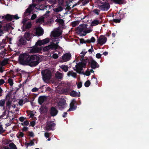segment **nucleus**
<instances>
[{
    "label": "nucleus",
    "mask_w": 149,
    "mask_h": 149,
    "mask_svg": "<svg viewBox=\"0 0 149 149\" xmlns=\"http://www.w3.org/2000/svg\"><path fill=\"white\" fill-rule=\"evenodd\" d=\"M41 61L39 56L35 55H29V53L21 54L19 57V62L20 64L28 65L31 67L36 66Z\"/></svg>",
    "instance_id": "1"
},
{
    "label": "nucleus",
    "mask_w": 149,
    "mask_h": 149,
    "mask_svg": "<svg viewBox=\"0 0 149 149\" xmlns=\"http://www.w3.org/2000/svg\"><path fill=\"white\" fill-rule=\"evenodd\" d=\"M41 73L44 81L48 80L50 79L51 73L50 70L47 69L42 70L41 71Z\"/></svg>",
    "instance_id": "2"
},
{
    "label": "nucleus",
    "mask_w": 149,
    "mask_h": 149,
    "mask_svg": "<svg viewBox=\"0 0 149 149\" xmlns=\"http://www.w3.org/2000/svg\"><path fill=\"white\" fill-rule=\"evenodd\" d=\"M86 67V65L85 63H83L81 62L77 63L75 66V68H74V70L76 71V72H80L83 70V68Z\"/></svg>",
    "instance_id": "3"
},
{
    "label": "nucleus",
    "mask_w": 149,
    "mask_h": 149,
    "mask_svg": "<svg viewBox=\"0 0 149 149\" xmlns=\"http://www.w3.org/2000/svg\"><path fill=\"white\" fill-rule=\"evenodd\" d=\"M66 104V100L64 99H61L57 102V106L59 109L62 110L64 109Z\"/></svg>",
    "instance_id": "4"
},
{
    "label": "nucleus",
    "mask_w": 149,
    "mask_h": 149,
    "mask_svg": "<svg viewBox=\"0 0 149 149\" xmlns=\"http://www.w3.org/2000/svg\"><path fill=\"white\" fill-rule=\"evenodd\" d=\"M86 29H87L86 25L85 24H83L81 25H79V26L77 27V33L80 34V36H81V34L84 33V31Z\"/></svg>",
    "instance_id": "5"
},
{
    "label": "nucleus",
    "mask_w": 149,
    "mask_h": 149,
    "mask_svg": "<svg viewBox=\"0 0 149 149\" xmlns=\"http://www.w3.org/2000/svg\"><path fill=\"white\" fill-rule=\"evenodd\" d=\"M77 104V102L74 99L72 100L70 104V108L67 110V111H72L75 110L77 108L76 105Z\"/></svg>",
    "instance_id": "6"
},
{
    "label": "nucleus",
    "mask_w": 149,
    "mask_h": 149,
    "mask_svg": "<svg viewBox=\"0 0 149 149\" xmlns=\"http://www.w3.org/2000/svg\"><path fill=\"white\" fill-rule=\"evenodd\" d=\"M46 123V128L47 130H54V128L56 124L53 121H47Z\"/></svg>",
    "instance_id": "7"
},
{
    "label": "nucleus",
    "mask_w": 149,
    "mask_h": 149,
    "mask_svg": "<svg viewBox=\"0 0 149 149\" xmlns=\"http://www.w3.org/2000/svg\"><path fill=\"white\" fill-rule=\"evenodd\" d=\"M102 5L98 6V8L101 10L103 11L107 10L110 8V5L109 3L107 2H102Z\"/></svg>",
    "instance_id": "8"
},
{
    "label": "nucleus",
    "mask_w": 149,
    "mask_h": 149,
    "mask_svg": "<svg viewBox=\"0 0 149 149\" xmlns=\"http://www.w3.org/2000/svg\"><path fill=\"white\" fill-rule=\"evenodd\" d=\"M49 113L52 116H56L58 113V111L54 107H52L49 110Z\"/></svg>",
    "instance_id": "9"
},
{
    "label": "nucleus",
    "mask_w": 149,
    "mask_h": 149,
    "mask_svg": "<svg viewBox=\"0 0 149 149\" xmlns=\"http://www.w3.org/2000/svg\"><path fill=\"white\" fill-rule=\"evenodd\" d=\"M107 40V38L106 37L100 36L97 40V43L100 45H102L105 43Z\"/></svg>",
    "instance_id": "10"
},
{
    "label": "nucleus",
    "mask_w": 149,
    "mask_h": 149,
    "mask_svg": "<svg viewBox=\"0 0 149 149\" xmlns=\"http://www.w3.org/2000/svg\"><path fill=\"white\" fill-rule=\"evenodd\" d=\"M71 55L70 53H67L64 54L62 56V59L63 62H66L70 60Z\"/></svg>",
    "instance_id": "11"
},
{
    "label": "nucleus",
    "mask_w": 149,
    "mask_h": 149,
    "mask_svg": "<svg viewBox=\"0 0 149 149\" xmlns=\"http://www.w3.org/2000/svg\"><path fill=\"white\" fill-rule=\"evenodd\" d=\"M90 64L91 68L93 69H95L99 67V65L98 63L92 59L91 60Z\"/></svg>",
    "instance_id": "12"
},
{
    "label": "nucleus",
    "mask_w": 149,
    "mask_h": 149,
    "mask_svg": "<svg viewBox=\"0 0 149 149\" xmlns=\"http://www.w3.org/2000/svg\"><path fill=\"white\" fill-rule=\"evenodd\" d=\"M44 33V31L40 27H38L36 29V36H40L42 35Z\"/></svg>",
    "instance_id": "13"
},
{
    "label": "nucleus",
    "mask_w": 149,
    "mask_h": 149,
    "mask_svg": "<svg viewBox=\"0 0 149 149\" xmlns=\"http://www.w3.org/2000/svg\"><path fill=\"white\" fill-rule=\"evenodd\" d=\"M0 17H1L2 19H3L4 21L6 20L8 21H11L12 20V15L9 14H7L2 17L0 16Z\"/></svg>",
    "instance_id": "14"
},
{
    "label": "nucleus",
    "mask_w": 149,
    "mask_h": 149,
    "mask_svg": "<svg viewBox=\"0 0 149 149\" xmlns=\"http://www.w3.org/2000/svg\"><path fill=\"white\" fill-rule=\"evenodd\" d=\"M42 49L41 47H38L36 46H33L30 51V53H35L41 51Z\"/></svg>",
    "instance_id": "15"
},
{
    "label": "nucleus",
    "mask_w": 149,
    "mask_h": 149,
    "mask_svg": "<svg viewBox=\"0 0 149 149\" xmlns=\"http://www.w3.org/2000/svg\"><path fill=\"white\" fill-rule=\"evenodd\" d=\"M47 97L45 96H40L38 97V102L39 104L41 105L43 103V102L47 100Z\"/></svg>",
    "instance_id": "16"
},
{
    "label": "nucleus",
    "mask_w": 149,
    "mask_h": 149,
    "mask_svg": "<svg viewBox=\"0 0 149 149\" xmlns=\"http://www.w3.org/2000/svg\"><path fill=\"white\" fill-rule=\"evenodd\" d=\"M61 34V33L58 31H53L51 32V35L53 37H58Z\"/></svg>",
    "instance_id": "17"
},
{
    "label": "nucleus",
    "mask_w": 149,
    "mask_h": 149,
    "mask_svg": "<svg viewBox=\"0 0 149 149\" xmlns=\"http://www.w3.org/2000/svg\"><path fill=\"white\" fill-rule=\"evenodd\" d=\"M32 34L29 32H27L25 33L24 35V38L28 41H29L31 39V37L32 36Z\"/></svg>",
    "instance_id": "18"
},
{
    "label": "nucleus",
    "mask_w": 149,
    "mask_h": 149,
    "mask_svg": "<svg viewBox=\"0 0 149 149\" xmlns=\"http://www.w3.org/2000/svg\"><path fill=\"white\" fill-rule=\"evenodd\" d=\"M81 59L82 61L81 62H82L83 63H85L86 66L87 63H88V64H90L91 60L92 59V58L85 57V58L84 57V58H81Z\"/></svg>",
    "instance_id": "19"
},
{
    "label": "nucleus",
    "mask_w": 149,
    "mask_h": 149,
    "mask_svg": "<svg viewBox=\"0 0 149 149\" xmlns=\"http://www.w3.org/2000/svg\"><path fill=\"white\" fill-rule=\"evenodd\" d=\"M26 40L25 38L22 37L19 40V43L21 45H24L26 44Z\"/></svg>",
    "instance_id": "20"
},
{
    "label": "nucleus",
    "mask_w": 149,
    "mask_h": 149,
    "mask_svg": "<svg viewBox=\"0 0 149 149\" xmlns=\"http://www.w3.org/2000/svg\"><path fill=\"white\" fill-rule=\"evenodd\" d=\"M80 92H79V93H77L76 91H72L70 92V95L72 97H80Z\"/></svg>",
    "instance_id": "21"
},
{
    "label": "nucleus",
    "mask_w": 149,
    "mask_h": 149,
    "mask_svg": "<svg viewBox=\"0 0 149 149\" xmlns=\"http://www.w3.org/2000/svg\"><path fill=\"white\" fill-rule=\"evenodd\" d=\"M31 11L32 9L30 10V8H28L26 9L25 12L24 13L23 15L24 18H25L28 15H30Z\"/></svg>",
    "instance_id": "22"
},
{
    "label": "nucleus",
    "mask_w": 149,
    "mask_h": 149,
    "mask_svg": "<svg viewBox=\"0 0 149 149\" xmlns=\"http://www.w3.org/2000/svg\"><path fill=\"white\" fill-rule=\"evenodd\" d=\"M77 75V74L75 72H73L72 71H69L67 74V75L68 76H71L74 78L76 77Z\"/></svg>",
    "instance_id": "23"
},
{
    "label": "nucleus",
    "mask_w": 149,
    "mask_h": 149,
    "mask_svg": "<svg viewBox=\"0 0 149 149\" xmlns=\"http://www.w3.org/2000/svg\"><path fill=\"white\" fill-rule=\"evenodd\" d=\"M55 75L56 78L58 79H61L63 77L62 74L58 72H57Z\"/></svg>",
    "instance_id": "24"
},
{
    "label": "nucleus",
    "mask_w": 149,
    "mask_h": 149,
    "mask_svg": "<svg viewBox=\"0 0 149 149\" xmlns=\"http://www.w3.org/2000/svg\"><path fill=\"white\" fill-rule=\"evenodd\" d=\"M44 21V17H40L36 19V23H41Z\"/></svg>",
    "instance_id": "25"
},
{
    "label": "nucleus",
    "mask_w": 149,
    "mask_h": 149,
    "mask_svg": "<svg viewBox=\"0 0 149 149\" xmlns=\"http://www.w3.org/2000/svg\"><path fill=\"white\" fill-rule=\"evenodd\" d=\"M63 10V7L59 6L57 8H54L53 10L54 12L58 13L62 11Z\"/></svg>",
    "instance_id": "26"
},
{
    "label": "nucleus",
    "mask_w": 149,
    "mask_h": 149,
    "mask_svg": "<svg viewBox=\"0 0 149 149\" xmlns=\"http://www.w3.org/2000/svg\"><path fill=\"white\" fill-rule=\"evenodd\" d=\"M12 27L11 26L10 24H8L3 26L4 30L8 31Z\"/></svg>",
    "instance_id": "27"
},
{
    "label": "nucleus",
    "mask_w": 149,
    "mask_h": 149,
    "mask_svg": "<svg viewBox=\"0 0 149 149\" xmlns=\"http://www.w3.org/2000/svg\"><path fill=\"white\" fill-rule=\"evenodd\" d=\"M24 26L25 29H29L31 28L32 24L31 22H28Z\"/></svg>",
    "instance_id": "28"
},
{
    "label": "nucleus",
    "mask_w": 149,
    "mask_h": 149,
    "mask_svg": "<svg viewBox=\"0 0 149 149\" xmlns=\"http://www.w3.org/2000/svg\"><path fill=\"white\" fill-rule=\"evenodd\" d=\"M49 46H50L51 49H54L55 50L57 49L58 47L57 45L54 43H51L49 45Z\"/></svg>",
    "instance_id": "29"
},
{
    "label": "nucleus",
    "mask_w": 149,
    "mask_h": 149,
    "mask_svg": "<svg viewBox=\"0 0 149 149\" xmlns=\"http://www.w3.org/2000/svg\"><path fill=\"white\" fill-rule=\"evenodd\" d=\"M86 29L85 31H84V34H81V36H85L87 33H88L91 32L92 31V30L91 29Z\"/></svg>",
    "instance_id": "30"
},
{
    "label": "nucleus",
    "mask_w": 149,
    "mask_h": 149,
    "mask_svg": "<svg viewBox=\"0 0 149 149\" xmlns=\"http://www.w3.org/2000/svg\"><path fill=\"white\" fill-rule=\"evenodd\" d=\"M24 134L22 132H19L17 134V137L18 139H20L24 136Z\"/></svg>",
    "instance_id": "31"
},
{
    "label": "nucleus",
    "mask_w": 149,
    "mask_h": 149,
    "mask_svg": "<svg viewBox=\"0 0 149 149\" xmlns=\"http://www.w3.org/2000/svg\"><path fill=\"white\" fill-rule=\"evenodd\" d=\"M99 24V21L98 20H94L92 21L91 25L92 26H95Z\"/></svg>",
    "instance_id": "32"
},
{
    "label": "nucleus",
    "mask_w": 149,
    "mask_h": 149,
    "mask_svg": "<svg viewBox=\"0 0 149 149\" xmlns=\"http://www.w3.org/2000/svg\"><path fill=\"white\" fill-rule=\"evenodd\" d=\"M60 67L65 72H67L68 70V67L65 65H62Z\"/></svg>",
    "instance_id": "33"
},
{
    "label": "nucleus",
    "mask_w": 149,
    "mask_h": 149,
    "mask_svg": "<svg viewBox=\"0 0 149 149\" xmlns=\"http://www.w3.org/2000/svg\"><path fill=\"white\" fill-rule=\"evenodd\" d=\"M10 148H8V149H17L16 146L14 143H10L9 144Z\"/></svg>",
    "instance_id": "34"
},
{
    "label": "nucleus",
    "mask_w": 149,
    "mask_h": 149,
    "mask_svg": "<svg viewBox=\"0 0 149 149\" xmlns=\"http://www.w3.org/2000/svg\"><path fill=\"white\" fill-rule=\"evenodd\" d=\"M115 3L118 4H123L124 0H112Z\"/></svg>",
    "instance_id": "35"
},
{
    "label": "nucleus",
    "mask_w": 149,
    "mask_h": 149,
    "mask_svg": "<svg viewBox=\"0 0 149 149\" xmlns=\"http://www.w3.org/2000/svg\"><path fill=\"white\" fill-rule=\"evenodd\" d=\"M3 22V21H0V37L4 33L3 30L1 29L2 27V24Z\"/></svg>",
    "instance_id": "36"
},
{
    "label": "nucleus",
    "mask_w": 149,
    "mask_h": 149,
    "mask_svg": "<svg viewBox=\"0 0 149 149\" xmlns=\"http://www.w3.org/2000/svg\"><path fill=\"white\" fill-rule=\"evenodd\" d=\"M43 45L42 40H38L36 42L35 45L36 46H41Z\"/></svg>",
    "instance_id": "37"
},
{
    "label": "nucleus",
    "mask_w": 149,
    "mask_h": 149,
    "mask_svg": "<svg viewBox=\"0 0 149 149\" xmlns=\"http://www.w3.org/2000/svg\"><path fill=\"white\" fill-rule=\"evenodd\" d=\"M1 62V66H3L7 64L8 61L6 59H4Z\"/></svg>",
    "instance_id": "38"
},
{
    "label": "nucleus",
    "mask_w": 149,
    "mask_h": 149,
    "mask_svg": "<svg viewBox=\"0 0 149 149\" xmlns=\"http://www.w3.org/2000/svg\"><path fill=\"white\" fill-rule=\"evenodd\" d=\"M56 22H58L61 25H63L64 24V20L61 19H56Z\"/></svg>",
    "instance_id": "39"
},
{
    "label": "nucleus",
    "mask_w": 149,
    "mask_h": 149,
    "mask_svg": "<svg viewBox=\"0 0 149 149\" xmlns=\"http://www.w3.org/2000/svg\"><path fill=\"white\" fill-rule=\"evenodd\" d=\"M100 10H99L97 9H94L93 12L94 13L97 15H99V13L100 12Z\"/></svg>",
    "instance_id": "40"
},
{
    "label": "nucleus",
    "mask_w": 149,
    "mask_h": 149,
    "mask_svg": "<svg viewBox=\"0 0 149 149\" xmlns=\"http://www.w3.org/2000/svg\"><path fill=\"white\" fill-rule=\"evenodd\" d=\"M8 82L9 84L10 85L12 86L13 84V80L10 78H9L8 80Z\"/></svg>",
    "instance_id": "41"
},
{
    "label": "nucleus",
    "mask_w": 149,
    "mask_h": 149,
    "mask_svg": "<svg viewBox=\"0 0 149 149\" xmlns=\"http://www.w3.org/2000/svg\"><path fill=\"white\" fill-rule=\"evenodd\" d=\"M42 40L44 45L48 43L49 41V39L48 38H47Z\"/></svg>",
    "instance_id": "42"
},
{
    "label": "nucleus",
    "mask_w": 149,
    "mask_h": 149,
    "mask_svg": "<svg viewBox=\"0 0 149 149\" xmlns=\"http://www.w3.org/2000/svg\"><path fill=\"white\" fill-rule=\"evenodd\" d=\"M91 83L89 80L87 81L84 83V86L86 87H88L90 85Z\"/></svg>",
    "instance_id": "43"
},
{
    "label": "nucleus",
    "mask_w": 149,
    "mask_h": 149,
    "mask_svg": "<svg viewBox=\"0 0 149 149\" xmlns=\"http://www.w3.org/2000/svg\"><path fill=\"white\" fill-rule=\"evenodd\" d=\"M5 103V101L4 100L2 99L0 100V106L3 107L4 106Z\"/></svg>",
    "instance_id": "44"
},
{
    "label": "nucleus",
    "mask_w": 149,
    "mask_h": 149,
    "mask_svg": "<svg viewBox=\"0 0 149 149\" xmlns=\"http://www.w3.org/2000/svg\"><path fill=\"white\" fill-rule=\"evenodd\" d=\"M12 101L10 100H8L6 103V107H8V108L10 109V105L11 104Z\"/></svg>",
    "instance_id": "45"
},
{
    "label": "nucleus",
    "mask_w": 149,
    "mask_h": 149,
    "mask_svg": "<svg viewBox=\"0 0 149 149\" xmlns=\"http://www.w3.org/2000/svg\"><path fill=\"white\" fill-rule=\"evenodd\" d=\"M19 17L18 16L17 14H16L15 15H12V20L13 19H19Z\"/></svg>",
    "instance_id": "46"
},
{
    "label": "nucleus",
    "mask_w": 149,
    "mask_h": 149,
    "mask_svg": "<svg viewBox=\"0 0 149 149\" xmlns=\"http://www.w3.org/2000/svg\"><path fill=\"white\" fill-rule=\"evenodd\" d=\"M5 131V130L3 129L2 125H0V134L3 133Z\"/></svg>",
    "instance_id": "47"
},
{
    "label": "nucleus",
    "mask_w": 149,
    "mask_h": 149,
    "mask_svg": "<svg viewBox=\"0 0 149 149\" xmlns=\"http://www.w3.org/2000/svg\"><path fill=\"white\" fill-rule=\"evenodd\" d=\"M36 6V5L35 4H33L31 5H30L28 8H30V10L32 9V11L34 8Z\"/></svg>",
    "instance_id": "48"
},
{
    "label": "nucleus",
    "mask_w": 149,
    "mask_h": 149,
    "mask_svg": "<svg viewBox=\"0 0 149 149\" xmlns=\"http://www.w3.org/2000/svg\"><path fill=\"white\" fill-rule=\"evenodd\" d=\"M51 49L49 45L43 48V50L44 51H47Z\"/></svg>",
    "instance_id": "49"
},
{
    "label": "nucleus",
    "mask_w": 149,
    "mask_h": 149,
    "mask_svg": "<svg viewBox=\"0 0 149 149\" xmlns=\"http://www.w3.org/2000/svg\"><path fill=\"white\" fill-rule=\"evenodd\" d=\"M120 22V19H113L112 21V22H114L116 23H119Z\"/></svg>",
    "instance_id": "50"
},
{
    "label": "nucleus",
    "mask_w": 149,
    "mask_h": 149,
    "mask_svg": "<svg viewBox=\"0 0 149 149\" xmlns=\"http://www.w3.org/2000/svg\"><path fill=\"white\" fill-rule=\"evenodd\" d=\"M29 124V122L28 120H26L24 121L23 123H22V125H28Z\"/></svg>",
    "instance_id": "51"
},
{
    "label": "nucleus",
    "mask_w": 149,
    "mask_h": 149,
    "mask_svg": "<svg viewBox=\"0 0 149 149\" xmlns=\"http://www.w3.org/2000/svg\"><path fill=\"white\" fill-rule=\"evenodd\" d=\"M29 135L32 137H33L34 136V133L32 132H29Z\"/></svg>",
    "instance_id": "52"
},
{
    "label": "nucleus",
    "mask_w": 149,
    "mask_h": 149,
    "mask_svg": "<svg viewBox=\"0 0 149 149\" xmlns=\"http://www.w3.org/2000/svg\"><path fill=\"white\" fill-rule=\"evenodd\" d=\"M58 57V56L57 54H54L52 55V57L54 59L57 58Z\"/></svg>",
    "instance_id": "53"
},
{
    "label": "nucleus",
    "mask_w": 149,
    "mask_h": 149,
    "mask_svg": "<svg viewBox=\"0 0 149 149\" xmlns=\"http://www.w3.org/2000/svg\"><path fill=\"white\" fill-rule=\"evenodd\" d=\"M86 53H87V52H84L82 51L80 53V54H81V58H84V56Z\"/></svg>",
    "instance_id": "54"
},
{
    "label": "nucleus",
    "mask_w": 149,
    "mask_h": 149,
    "mask_svg": "<svg viewBox=\"0 0 149 149\" xmlns=\"http://www.w3.org/2000/svg\"><path fill=\"white\" fill-rule=\"evenodd\" d=\"M36 16H37L36 14H33L31 17V19L32 20H34L36 18Z\"/></svg>",
    "instance_id": "55"
},
{
    "label": "nucleus",
    "mask_w": 149,
    "mask_h": 149,
    "mask_svg": "<svg viewBox=\"0 0 149 149\" xmlns=\"http://www.w3.org/2000/svg\"><path fill=\"white\" fill-rule=\"evenodd\" d=\"M38 91V88H36V87L33 88L31 90L33 92Z\"/></svg>",
    "instance_id": "56"
},
{
    "label": "nucleus",
    "mask_w": 149,
    "mask_h": 149,
    "mask_svg": "<svg viewBox=\"0 0 149 149\" xmlns=\"http://www.w3.org/2000/svg\"><path fill=\"white\" fill-rule=\"evenodd\" d=\"M6 110H5L4 112L3 113V114L0 116V119L2 118L6 115Z\"/></svg>",
    "instance_id": "57"
},
{
    "label": "nucleus",
    "mask_w": 149,
    "mask_h": 149,
    "mask_svg": "<svg viewBox=\"0 0 149 149\" xmlns=\"http://www.w3.org/2000/svg\"><path fill=\"white\" fill-rule=\"evenodd\" d=\"M44 136L46 138H48L49 137L50 135L48 132H45L44 134Z\"/></svg>",
    "instance_id": "58"
},
{
    "label": "nucleus",
    "mask_w": 149,
    "mask_h": 149,
    "mask_svg": "<svg viewBox=\"0 0 149 149\" xmlns=\"http://www.w3.org/2000/svg\"><path fill=\"white\" fill-rule=\"evenodd\" d=\"M77 88H81L82 86V83L81 82H79L77 85Z\"/></svg>",
    "instance_id": "59"
},
{
    "label": "nucleus",
    "mask_w": 149,
    "mask_h": 149,
    "mask_svg": "<svg viewBox=\"0 0 149 149\" xmlns=\"http://www.w3.org/2000/svg\"><path fill=\"white\" fill-rule=\"evenodd\" d=\"M80 42L81 44L86 43L85 40L83 38L80 39Z\"/></svg>",
    "instance_id": "60"
},
{
    "label": "nucleus",
    "mask_w": 149,
    "mask_h": 149,
    "mask_svg": "<svg viewBox=\"0 0 149 149\" xmlns=\"http://www.w3.org/2000/svg\"><path fill=\"white\" fill-rule=\"evenodd\" d=\"M23 100H20L19 101L18 103L20 106H22L23 105Z\"/></svg>",
    "instance_id": "61"
},
{
    "label": "nucleus",
    "mask_w": 149,
    "mask_h": 149,
    "mask_svg": "<svg viewBox=\"0 0 149 149\" xmlns=\"http://www.w3.org/2000/svg\"><path fill=\"white\" fill-rule=\"evenodd\" d=\"M25 119H26V118L22 116L19 118V120L20 121L22 122H23Z\"/></svg>",
    "instance_id": "62"
},
{
    "label": "nucleus",
    "mask_w": 149,
    "mask_h": 149,
    "mask_svg": "<svg viewBox=\"0 0 149 149\" xmlns=\"http://www.w3.org/2000/svg\"><path fill=\"white\" fill-rule=\"evenodd\" d=\"M102 55L100 53L97 54L96 55V57L97 58H101Z\"/></svg>",
    "instance_id": "63"
},
{
    "label": "nucleus",
    "mask_w": 149,
    "mask_h": 149,
    "mask_svg": "<svg viewBox=\"0 0 149 149\" xmlns=\"http://www.w3.org/2000/svg\"><path fill=\"white\" fill-rule=\"evenodd\" d=\"M90 40L91 42H94L95 41V39L94 37H92Z\"/></svg>",
    "instance_id": "64"
}]
</instances>
